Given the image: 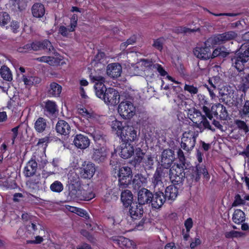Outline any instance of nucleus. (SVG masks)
I'll use <instances>...</instances> for the list:
<instances>
[{
	"instance_id": "obj_1",
	"label": "nucleus",
	"mask_w": 249,
	"mask_h": 249,
	"mask_svg": "<svg viewBox=\"0 0 249 249\" xmlns=\"http://www.w3.org/2000/svg\"><path fill=\"white\" fill-rule=\"evenodd\" d=\"M111 128L113 131H116L118 137L125 143H129L137 139V131L132 126L124 125L122 122L114 120L111 122Z\"/></svg>"
},
{
	"instance_id": "obj_2",
	"label": "nucleus",
	"mask_w": 249,
	"mask_h": 249,
	"mask_svg": "<svg viewBox=\"0 0 249 249\" xmlns=\"http://www.w3.org/2000/svg\"><path fill=\"white\" fill-rule=\"evenodd\" d=\"M96 95L97 97L104 101L105 103L110 106L117 105L120 102V94L115 89L109 88L107 89L105 85H99L98 87Z\"/></svg>"
},
{
	"instance_id": "obj_3",
	"label": "nucleus",
	"mask_w": 249,
	"mask_h": 249,
	"mask_svg": "<svg viewBox=\"0 0 249 249\" xmlns=\"http://www.w3.org/2000/svg\"><path fill=\"white\" fill-rule=\"evenodd\" d=\"M187 166L184 164H174L171 168L170 171V179L174 184H182L186 176Z\"/></svg>"
},
{
	"instance_id": "obj_4",
	"label": "nucleus",
	"mask_w": 249,
	"mask_h": 249,
	"mask_svg": "<svg viewBox=\"0 0 249 249\" xmlns=\"http://www.w3.org/2000/svg\"><path fill=\"white\" fill-rule=\"evenodd\" d=\"M190 116L194 127L199 128L200 132H202L205 129L211 130L213 132L215 131V129L211 126L206 117L202 115L198 110L195 109L193 114H190Z\"/></svg>"
},
{
	"instance_id": "obj_5",
	"label": "nucleus",
	"mask_w": 249,
	"mask_h": 249,
	"mask_svg": "<svg viewBox=\"0 0 249 249\" xmlns=\"http://www.w3.org/2000/svg\"><path fill=\"white\" fill-rule=\"evenodd\" d=\"M201 175H203L206 179L209 178V174L205 166L198 164L195 167L189 168L188 170L186 172L185 178L189 180L197 182L199 180Z\"/></svg>"
},
{
	"instance_id": "obj_6",
	"label": "nucleus",
	"mask_w": 249,
	"mask_h": 249,
	"mask_svg": "<svg viewBox=\"0 0 249 249\" xmlns=\"http://www.w3.org/2000/svg\"><path fill=\"white\" fill-rule=\"evenodd\" d=\"M118 186L120 190L128 187L131 183L132 172L131 169L128 166H123L119 168Z\"/></svg>"
},
{
	"instance_id": "obj_7",
	"label": "nucleus",
	"mask_w": 249,
	"mask_h": 249,
	"mask_svg": "<svg viewBox=\"0 0 249 249\" xmlns=\"http://www.w3.org/2000/svg\"><path fill=\"white\" fill-rule=\"evenodd\" d=\"M196 136L197 135L193 131L184 132L181 139V148L187 152H190L195 146Z\"/></svg>"
},
{
	"instance_id": "obj_8",
	"label": "nucleus",
	"mask_w": 249,
	"mask_h": 249,
	"mask_svg": "<svg viewBox=\"0 0 249 249\" xmlns=\"http://www.w3.org/2000/svg\"><path fill=\"white\" fill-rule=\"evenodd\" d=\"M135 107L130 101H125L121 102L118 107L120 115L124 119H130L135 114Z\"/></svg>"
},
{
	"instance_id": "obj_9",
	"label": "nucleus",
	"mask_w": 249,
	"mask_h": 249,
	"mask_svg": "<svg viewBox=\"0 0 249 249\" xmlns=\"http://www.w3.org/2000/svg\"><path fill=\"white\" fill-rule=\"evenodd\" d=\"M24 49L33 51H38L43 49L46 50L47 52H51L54 50L51 42L48 39H45L42 41L34 42L31 44H27L24 46Z\"/></svg>"
},
{
	"instance_id": "obj_10",
	"label": "nucleus",
	"mask_w": 249,
	"mask_h": 249,
	"mask_svg": "<svg viewBox=\"0 0 249 249\" xmlns=\"http://www.w3.org/2000/svg\"><path fill=\"white\" fill-rule=\"evenodd\" d=\"M164 190L154 189L151 202V205L153 208L159 209L165 202L166 199L164 196Z\"/></svg>"
},
{
	"instance_id": "obj_11",
	"label": "nucleus",
	"mask_w": 249,
	"mask_h": 249,
	"mask_svg": "<svg viewBox=\"0 0 249 249\" xmlns=\"http://www.w3.org/2000/svg\"><path fill=\"white\" fill-rule=\"evenodd\" d=\"M153 193L145 188H142L139 190L137 193L138 202L139 204L144 205L151 204Z\"/></svg>"
},
{
	"instance_id": "obj_12",
	"label": "nucleus",
	"mask_w": 249,
	"mask_h": 249,
	"mask_svg": "<svg viewBox=\"0 0 249 249\" xmlns=\"http://www.w3.org/2000/svg\"><path fill=\"white\" fill-rule=\"evenodd\" d=\"M115 246H118L123 249H134L133 242L124 236H115L110 238Z\"/></svg>"
},
{
	"instance_id": "obj_13",
	"label": "nucleus",
	"mask_w": 249,
	"mask_h": 249,
	"mask_svg": "<svg viewBox=\"0 0 249 249\" xmlns=\"http://www.w3.org/2000/svg\"><path fill=\"white\" fill-rule=\"evenodd\" d=\"M174 151L170 149H166L163 151L161 156L160 165L164 167H171L173 162L175 160Z\"/></svg>"
},
{
	"instance_id": "obj_14",
	"label": "nucleus",
	"mask_w": 249,
	"mask_h": 249,
	"mask_svg": "<svg viewBox=\"0 0 249 249\" xmlns=\"http://www.w3.org/2000/svg\"><path fill=\"white\" fill-rule=\"evenodd\" d=\"M237 37V34L234 31H229L215 36L213 40L215 44H220L228 41L234 39Z\"/></svg>"
},
{
	"instance_id": "obj_15",
	"label": "nucleus",
	"mask_w": 249,
	"mask_h": 249,
	"mask_svg": "<svg viewBox=\"0 0 249 249\" xmlns=\"http://www.w3.org/2000/svg\"><path fill=\"white\" fill-rule=\"evenodd\" d=\"M69 194L68 198L74 200L84 199V196L82 195L81 185H69Z\"/></svg>"
},
{
	"instance_id": "obj_16",
	"label": "nucleus",
	"mask_w": 249,
	"mask_h": 249,
	"mask_svg": "<svg viewBox=\"0 0 249 249\" xmlns=\"http://www.w3.org/2000/svg\"><path fill=\"white\" fill-rule=\"evenodd\" d=\"M238 53L236 51L231 60L232 65L238 71L241 72L244 69L245 64L249 61V59Z\"/></svg>"
},
{
	"instance_id": "obj_17",
	"label": "nucleus",
	"mask_w": 249,
	"mask_h": 249,
	"mask_svg": "<svg viewBox=\"0 0 249 249\" xmlns=\"http://www.w3.org/2000/svg\"><path fill=\"white\" fill-rule=\"evenodd\" d=\"M107 75L112 78H117L122 72V66L118 63H113L107 65L106 70Z\"/></svg>"
},
{
	"instance_id": "obj_18",
	"label": "nucleus",
	"mask_w": 249,
	"mask_h": 249,
	"mask_svg": "<svg viewBox=\"0 0 249 249\" xmlns=\"http://www.w3.org/2000/svg\"><path fill=\"white\" fill-rule=\"evenodd\" d=\"M194 55L201 59L207 60L211 56V51L210 46H207L205 44L204 47H196L193 51Z\"/></svg>"
},
{
	"instance_id": "obj_19",
	"label": "nucleus",
	"mask_w": 249,
	"mask_h": 249,
	"mask_svg": "<svg viewBox=\"0 0 249 249\" xmlns=\"http://www.w3.org/2000/svg\"><path fill=\"white\" fill-rule=\"evenodd\" d=\"M95 170L94 164L88 162L83 164V167L80 168V174L83 178H90L94 175Z\"/></svg>"
},
{
	"instance_id": "obj_20",
	"label": "nucleus",
	"mask_w": 249,
	"mask_h": 249,
	"mask_svg": "<svg viewBox=\"0 0 249 249\" xmlns=\"http://www.w3.org/2000/svg\"><path fill=\"white\" fill-rule=\"evenodd\" d=\"M129 206H130L129 212L132 219L136 220L142 217L143 213L142 205L139 204L138 202H135Z\"/></svg>"
},
{
	"instance_id": "obj_21",
	"label": "nucleus",
	"mask_w": 249,
	"mask_h": 249,
	"mask_svg": "<svg viewBox=\"0 0 249 249\" xmlns=\"http://www.w3.org/2000/svg\"><path fill=\"white\" fill-rule=\"evenodd\" d=\"M97 147L93 149L92 159L98 163L104 161L107 158V152L104 146L96 145Z\"/></svg>"
},
{
	"instance_id": "obj_22",
	"label": "nucleus",
	"mask_w": 249,
	"mask_h": 249,
	"mask_svg": "<svg viewBox=\"0 0 249 249\" xmlns=\"http://www.w3.org/2000/svg\"><path fill=\"white\" fill-rule=\"evenodd\" d=\"M119 155L124 159L130 158L134 153L133 146L130 143L123 142L120 146Z\"/></svg>"
},
{
	"instance_id": "obj_23",
	"label": "nucleus",
	"mask_w": 249,
	"mask_h": 249,
	"mask_svg": "<svg viewBox=\"0 0 249 249\" xmlns=\"http://www.w3.org/2000/svg\"><path fill=\"white\" fill-rule=\"evenodd\" d=\"M47 93L48 97H58L62 92V87L56 82H51L47 87Z\"/></svg>"
},
{
	"instance_id": "obj_24",
	"label": "nucleus",
	"mask_w": 249,
	"mask_h": 249,
	"mask_svg": "<svg viewBox=\"0 0 249 249\" xmlns=\"http://www.w3.org/2000/svg\"><path fill=\"white\" fill-rule=\"evenodd\" d=\"M73 143L77 148L84 149L89 145L90 142L88 137L82 134H77L74 137Z\"/></svg>"
},
{
	"instance_id": "obj_25",
	"label": "nucleus",
	"mask_w": 249,
	"mask_h": 249,
	"mask_svg": "<svg viewBox=\"0 0 249 249\" xmlns=\"http://www.w3.org/2000/svg\"><path fill=\"white\" fill-rule=\"evenodd\" d=\"M44 112L48 116H55L58 112L55 102L48 100L45 102Z\"/></svg>"
},
{
	"instance_id": "obj_26",
	"label": "nucleus",
	"mask_w": 249,
	"mask_h": 249,
	"mask_svg": "<svg viewBox=\"0 0 249 249\" xmlns=\"http://www.w3.org/2000/svg\"><path fill=\"white\" fill-rule=\"evenodd\" d=\"M145 156V153L141 148H137L135 150V155L133 159L130 160L129 162L133 167H138L142 162Z\"/></svg>"
},
{
	"instance_id": "obj_27",
	"label": "nucleus",
	"mask_w": 249,
	"mask_h": 249,
	"mask_svg": "<svg viewBox=\"0 0 249 249\" xmlns=\"http://www.w3.org/2000/svg\"><path fill=\"white\" fill-rule=\"evenodd\" d=\"M71 129V126L69 124L63 120H59L55 125L56 132L62 135L67 136L69 135Z\"/></svg>"
},
{
	"instance_id": "obj_28",
	"label": "nucleus",
	"mask_w": 249,
	"mask_h": 249,
	"mask_svg": "<svg viewBox=\"0 0 249 249\" xmlns=\"http://www.w3.org/2000/svg\"><path fill=\"white\" fill-rule=\"evenodd\" d=\"M41 179L40 175H36L27 182V185L31 190L38 191L42 186Z\"/></svg>"
},
{
	"instance_id": "obj_29",
	"label": "nucleus",
	"mask_w": 249,
	"mask_h": 249,
	"mask_svg": "<svg viewBox=\"0 0 249 249\" xmlns=\"http://www.w3.org/2000/svg\"><path fill=\"white\" fill-rule=\"evenodd\" d=\"M37 168V163L34 160L31 159L24 168V174L26 177H30L35 175Z\"/></svg>"
},
{
	"instance_id": "obj_30",
	"label": "nucleus",
	"mask_w": 249,
	"mask_h": 249,
	"mask_svg": "<svg viewBox=\"0 0 249 249\" xmlns=\"http://www.w3.org/2000/svg\"><path fill=\"white\" fill-rule=\"evenodd\" d=\"M163 191H164V196L165 198L168 200H175L178 195V189L174 185H169L166 188L164 187Z\"/></svg>"
},
{
	"instance_id": "obj_31",
	"label": "nucleus",
	"mask_w": 249,
	"mask_h": 249,
	"mask_svg": "<svg viewBox=\"0 0 249 249\" xmlns=\"http://www.w3.org/2000/svg\"><path fill=\"white\" fill-rule=\"evenodd\" d=\"M121 199L125 207H128L130 205L133 203L132 202L133 200V194L131 192L128 190H124V191L122 190L121 195Z\"/></svg>"
},
{
	"instance_id": "obj_32",
	"label": "nucleus",
	"mask_w": 249,
	"mask_h": 249,
	"mask_svg": "<svg viewBox=\"0 0 249 249\" xmlns=\"http://www.w3.org/2000/svg\"><path fill=\"white\" fill-rule=\"evenodd\" d=\"M32 12L33 16L35 17L41 18L43 17L45 14L44 5L39 2L35 3L32 6Z\"/></svg>"
},
{
	"instance_id": "obj_33",
	"label": "nucleus",
	"mask_w": 249,
	"mask_h": 249,
	"mask_svg": "<svg viewBox=\"0 0 249 249\" xmlns=\"http://www.w3.org/2000/svg\"><path fill=\"white\" fill-rule=\"evenodd\" d=\"M163 178L154 173L151 178L152 184L154 189L164 190V185L163 182Z\"/></svg>"
},
{
	"instance_id": "obj_34",
	"label": "nucleus",
	"mask_w": 249,
	"mask_h": 249,
	"mask_svg": "<svg viewBox=\"0 0 249 249\" xmlns=\"http://www.w3.org/2000/svg\"><path fill=\"white\" fill-rule=\"evenodd\" d=\"M232 218L235 223L240 224L245 221V214L241 210L237 209L234 211Z\"/></svg>"
},
{
	"instance_id": "obj_35",
	"label": "nucleus",
	"mask_w": 249,
	"mask_h": 249,
	"mask_svg": "<svg viewBox=\"0 0 249 249\" xmlns=\"http://www.w3.org/2000/svg\"><path fill=\"white\" fill-rule=\"evenodd\" d=\"M214 115H219L220 118L223 120H226L229 116V113L226 107L221 104L216 105V110Z\"/></svg>"
},
{
	"instance_id": "obj_36",
	"label": "nucleus",
	"mask_w": 249,
	"mask_h": 249,
	"mask_svg": "<svg viewBox=\"0 0 249 249\" xmlns=\"http://www.w3.org/2000/svg\"><path fill=\"white\" fill-rule=\"evenodd\" d=\"M91 135L96 143V145L98 144L100 146H104L106 140L101 132L99 131H95L91 134Z\"/></svg>"
},
{
	"instance_id": "obj_37",
	"label": "nucleus",
	"mask_w": 249,
	"mask_h": 249,
	"mask_svg": "<svg viewBox=\"0 0 249 249\" xmlns=\"http://www.w3.org/2000/svg\"><path fill=\"white\" fill-rule=\"evenodd\" d=\"M47 126L46 120L42 117H39L35 123V128L39 133L43 132Z\"/></svg>"
},
{
	"instance_id": "obj_38",
	"label": "nucleus",
	"mask_w": 249,
	"mask_h": 249,
	"mask_svg": "<svg viewBox=\"0 0 249 249\" xmlns=\"http://www.w3.org/2000/svg\"><path fill=\"white\" fill-rule=\"evenodd\" d=\"M90 78L91 80V81L95 83V85L94 86L95 93H97V88L98 87H99V85H105L104 83L105 82V78L102 75H93L92 74L90 75Z\"/></svg>"
},
{
	"instance_id": "obj_39",
	"label": "nucleus",
	"mask_w": 249,
	"mask_h": 249,
	"mask_svg": "<svg viewBox=\"0 0 249 249\" xmlns=\"http://www.w3.org/2000/svg\"><path fill=\"white\" fill-rule=\"evenodd\" d=\"M169 167H164L161 165L158 167L155 172L156 174L159 175L161 178L164 179L169 177L170 178Z\"/></svg>"
},
{
	"instance_id": "obj_40",
	"label": "nucleus",
	"mask_w": 249,
	"mask_h": 249,
	"mask_svg": "<svg viewBox=\"0 0 249 249\" xmlns=\"http://www.w3.org/2000/svg\"><path fill=\"white\" fill-rule=\"evenodd\" d=\"M249 89V73L245 74L241 77L240 89L245 93Z\"/></svg>"
},
{
	"instance_id": "obj_41",
	"label": "nucleus",
	"mask_w": 249,
	"mask_h": 249,
	"mask_svg": "<svg viewBox=\"0 0 249 249\" xmlns=\"http://www.w3.org/2000/svg\"><path fill=\"white\" fill-rule=\"evenodd\" d=\"M68 179L69 185H81L79 176L75 172H71L68 174Z\"/></svg>"
},
{
	"instance_id": "obj_42",
	"label": "nucleus",
	"mask_w": 249,
	"mask_h": 249,
	"mask_svg": "<svg viewBox=\"0 0 249 249\" xmlns=\"http://www.w3.org/2000/svg\"><path fill=\"white\" fill-rule=\"evenodd\" d=\"M0 73L3 79L7 81H11L12 79V74L10 69L6 66L1 67L0 70Z\"/></svg>"
},
{
	"instance_id": "obj_43",
	"label": "nucleus",
	"mask_w": 249,
	"mask_h": 249,
	"mask_svg": "<svg viewBox=\"0 0 249 249\" xmlns=\"http://www.w3.org/2000/svg\"><path fill=\"white\" fill-rule=\"evenodd\" d=\"M142 162L145 169L150 170L153 168L154 160L150 155H146Z\"/></svg>"
},
{
	"instance_id": "obj_44",
	"label": "nucleus",
	"mask_w": 249,
	"mask_h": 249,
	"mask_svg": "<svg viewBox=\"0 0 249 249\" xmlns=\"http://www.w3.org/2000/svg\"><path fill=\"white\" fill-rule=\"evenodd\" d=\"M234 124L238 129L243 131L245 133H247L249 131V127L244 121H242L239 119H236L234 121Z\"/></svg>"
},
{
	"instance_id": "obj_45",
	"label": "nucleus",
	"mask_w": 249,
	"mask_h": 249,
	"mask_svg": "<svg viewBox=\"0 0 249 249\" xmlns=\"http://www.w3.org/2000/svg\"><path fill=\"white\" fill-rule=\"evenodd\" d=\"M236 51L239 53L238 54H240L244 56L243 57L249 59V44H242L240 48Z\"/></svg>"
},
{
	"instance_id": "obj_46",
	"label": "nucleus",
	"mask_w": 249,
	"mask_h": 249,
	"mask_svg": "<svg viewBox=\"0 0 249 249\" xmlns=\"http://www.w3.org/2000/svg\"><path fill=\"white\" fill-rule=\"evenodd\" d=\"M36 60L40 62L47 63L51 65H54L58 62L56 58L52 56H43L37 58Z\"/></svg>"
},
{
	"instance_id": "obj_47",
	"label": "nucleus",
	"mask_w": 249,
	"mask_h": 249,
	"mask_svg": "<svg viewBox=\"0 0 249 249\" xmlns=\"http://www.w3.org/2000/svg\"><path fill=\"white\" fill-rule=\"evenodd\" d=\"M50 189L53 192L60 193L63 190V185L60 181L56 180L51 185Z\"/></svg>"
},
{
	"instance_id": "obj_48",
	"label": "nucleus",
	"mask_w": 249,
	"mask_h": 249,
	"mask_svg": "<svg viewBox=\"0 0 249 249\" xmlns=\"http://www.w3.org/2000/svg\"><path fill=\"white\" fill-rule=\"evenodd\" d=\"M141 62H142V66L147 69L146 71V73L151 72V70H154L153 66H154L155 64L151 60L142 59H141Z\"/></svg>"
},
{
	"instance_id": "obj_49",
	"label": "nucleus",
	"mask_w": 249,
	"mask_h": 249,
	"mask_svg": "<svg viewBox=\"0 0 249 249\" xmlns=\"http://www.w3.org/2000/svg\"><path fill=\"white\" fill-rule=\"evenodd\" d=\"M239 115L241 118L246 116L249 117V100H246L243 107L239 110Z\"/></svg>"
},
{
	"instance_id": "obj_50",
	"label": "nucleus",
	"mask_w": 249,
	"mask_h": 249,
	"mask_svg": "<svg viewBox=\"0 0 249 249\" xmlns=\"http://www.w3.org/2000/svg\"><path fill=\"white\" fill-rule=\"evenodd\" d=\"M245 95L246 93H245L242 94L240 97H236L235 100L233 99L231 104L237 108L241 107L243 104V100H245Z\"/></svg>"
},
{
	"instance_id": "obj_51",
	"label": "nucleus",
	"mask_w": 249,
	"mask_h": 249,
	"mask_svg": "<svg viewBox=\"0 0 249 249\" xmlns=\"http://www.w3.org/2000/svg\"><path fill=\"white\" fill-rule=\"evenodd\" d=\"M10 20L9 15L6 12H0V25L4 26L6 25Z\"/></svg>"
},
{
	"instance_id": "obj_52",
	"label": "nucleus",
	"mask_w": 249,
	"mask_h": 249,
	"mask_svg": "<svg viewBox=\"0 0 249 249\" xmlns=\"http://www.w3.org/2000/svg\"><path fill=\"white\" fill-rule=\"evenodd\" d=\"M13 5L17 6L18 9L21 11L25 9L27 6L26 0H11Z\"/></svg>"
},
{
	"instance_id": "obj_53",
	"label": "nucleus",
	"mask_w": 249,
	"mask_h": 249,
	"mask_svg": "<svg viewBox=\"0 0 249 249\" xmlns=\"http://www.w3.org/2000/svg\"><path fill=\"white\" fill-rule=\"evenodd\" d=\"M75 29L72 28L71 26L70 28H67L64 26H61L59 28V33L60 34L63 36L67 37L68 36L69 33L71 32L74 31Z\"/></svg>"
},
{
	"instance_id": "obj_54",
	"label": "nucleus",
	"mask_w": 249,
	"mask_h": 249,
	"mask_svg": "<svg viewBox=\"0 0 249 249\" xmlns=\"http://www.w3.org/2000/svg\"><path fill=\"white\" fill-rule=\"evenodd\" d=\"M227 92L220 91L219 94H220V100L221 102L225 103L226 105H230L229 102L230 100H229L231 97L230 96V93L228 92V89L226 91Z\"/></svg>"
},
{
	"instance_id": "obj_55",
	"label": "nucleus",
	"mask_w": 249,
	"mask_h": 249,
	"mask_svg": "<svg viewBox=\"0 0 249 249\" xmlns=\"http://www.w3.org/2000/svg\"><path fill=\"white\" fill-rule=\"evenodd\" d=\"M39 225L37 221H31L26 226V229L29 232L31 233H34L37 228V225Z\"/></svg>"
},
{
	"instance_id": "obj_56",
	"label": "nucleus",
	"mask_w": 249,
	"mask_h": 249,
	"mask_svg": "<svg viewBox=\"0 0 249 249\" xmlns=\"http://www.w3.org/2000/svg\"><path fill=\"white\" fill-rule=\"evenodd\" d=\"M137 37L135 36H131L128 38L126 42L121 44V47L122 49L124 50L128 45L135 43L136 41Z\"/></svg>"
},
{
	"instance_id": "obj_57",
	"label": "nucleus",
	"mask_w": 249,
	"mask_h": 249,
	"mask_svg": "<svg viewBox=\"0 0 249 249\" xmlns=\"http://www.w3.org/2000/svg\"><path fill=\"white\" fill-rule=\"evenodd\" d=\"M164 41L165 40L163 38L160 37L154 40L153 46L158 50L161 51L162 49Z\"/></svg>"
},
{
	"instance_id": "obj_58",
	"label": "nucleus",
	"mask_w": 249,
	"mask_h": 249,
	"mask_svg": "<svg viewBox=\"0 0 249 249\" xmlns=\"http://www.w3.org/2000/svg\"><path fill=\"white\" fill-rule=\"evenodd\" d=\"M105 58V53L103 52H99L95 56L93 61H94L95 63H102L104 62Z\"/></svg>"
},
{
	"instance_id": "obj_59",
	"label": "nucleus",
	"mask_w": 249,
	"mask_h": 249,
	"mask_svg": "<svg viewBox=\"0 0 249 249\" xmlns=\"http://www.w3.org/2000/svg\"><path fill=\"white\" fill-rule=\"evenodd\" d=\"M184 89L192 94H196L198 92L197 88L192 85L185 84Z\"/></svg>"
},
{
	"instance_id": "obj_60",
	"label": "nucleus",
	"mask_w": 249,
	"mask_h": 249,
	"mask_svg": "<svg viewBox=\"0 0 249 249\" xmlns=\"http://www.w3.org/2000/svg\"><path fill=\"white\" fill-rule=\"evenodd\" d=\"M78 110L80 115L86 118L87 119L92 117V114L88 112L87 109L85 108H79Z\"/></svg>"
},
{
	"instance_id": "obj_61",
	"label": "nucleus",
	"mask_w": 249,
	"mask_h": 249,
	"mask_svg": "<svg viewBox=\"0 0 249 249\" xmlns=\"http://www.w3.org/2000/svg\"><path fill=\"white\" fill-rule=\"evenodd\" d=\"M154 70H157L160 75L161 76H165L167 72L165 71L163 68L160 64L156 63L154 64Z\"/></svg>"
},
{
	"instance_id": "obj_62",
	"label": "nucleus",
	"mask_w": 249,
	"mask_h": 249,
	"mask_svg": "<svg viewBox=\"0 0 249 249\" xmlns=\"http://www.w3.org/2000/svg\"><path fill=\"white\" fill-rule=\"evenodd\" d=\"M178 157L179 159L180 164L184 163L186 165L185 158L183 152L181 149H179L177 152Z\"/></svg>"
},
{
	"instance_id": "obj_63",
	"label": "nucleus",
	"mask_w": 249,
	"mask_h": 249,
	"mask_svg": "<svg viewBox=\"0 0 249 249\" xmlns=\"http://www.w3.org/2000/svg\"><path fill=\"white\" fill-rule=\"evenodd\" d=\"M80 233L84 236L86 237L90 242H94V238L86 230H82L81 231Z\"/></svg>"
},
{
	"instance_id": "obj_64",
	"label": "nucleus",
	"mask_w": 249,
	"mask_h": 249,
	"mask_svg": "<svg viewBox=\"0 0 249 249\" xmlns=\"http://www.w3.org/2000/svg\"><path fill=\"white\" fill-rule=\"evenodd\" d=\"M245 201L242 199L241 196L237 194L235 196V200L232 204V206H237L238 205L245 204Z\"/></svg>"
}]
</instances>
